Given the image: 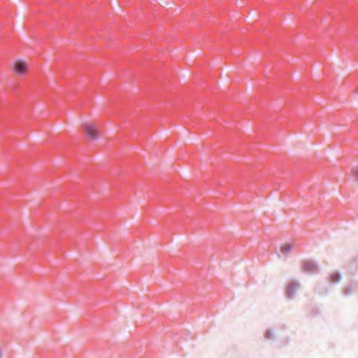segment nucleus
Wrapping results in <instances>:
<instances>
[{"label":"nucleus","instance_id":"obj_8","mask_svg":"<svg viewBox=\"0 0 358 358\" xmlns=\"http://www.w3.org/2000/svg\"><path fill=\"white\" fill-rule=\"evenodd\" d=\"M357 93H358V87H357Z\"/></svg>","mask_w":358,"mask_h":358},{"label":"nucleus","instance_id":"obj_3","mask_svg":"<svg viewBox=\"0 0 358 358\" xmlns=\"http://www.w3.org/2000/svg\"><path fill=\"white\" fill-rule=\"evenodd\" d=\"M29 64L23 60H17L13 63V71L18 75H24L27 73Z\"/></svg>","mask_w":358,"mask_h":358},{"label":"nucleus","instance_id":"obj_2","mask_svg":"<svg viewBox=\"0 0 358 358\" xmlns=\"http://www.w3.org/2000/svg\"><path fill=\"white\" fill-rule=\"evenodd\" d=\"M302 270L303 272L314 274L318 271V266L315 262L310 259H306L301 262Z\"/></svg>","mask_w":358,"mask_h":358},{"label":"nucleus","instance_id":"obj_7","mask_svg":"<svg viewBox=\"0 0 358 358\" xmlns=\"http://www.w3.org/2000/svg\"><path fill=\"white\" fill-rule=\"evenodd\" d=\"M352 175L357 180H358V166L353 169Z\"/></svg>","mask_w":358,"mask_h":358},{"label":"nucleus","instance_id":"obj_5","mask_svg":"<svg viewBox=\"0 0 358 358\" xmlns=\"http://www.w3.org/2000/svg\"><path fill=\"white\" fill-rule=\"evenodd\" d=\"M294 248V244L291 242H287L282 244L280 248V251L282 254L287 255H288Z\"/></svg>","mask_w":358,"mask_h":358},{"label":"nucleus","instance_id":"obj_4","mask_svg":"<svg viewBox=\"0 0 358 358\" xmlns=\"http://www.w3.org/2000/svg\"><path fill=\"white\" fill-rule=\"evenodd\" d=\"M300 284L298 282H292L290 283L287 289V295L289 297L293 296L296 291L299 288Z\"/></svg>","mask_w":358,"mask_h":358},{"label":"nucleus","instance_id":"obj_1","mask_svg":"<svg viewBox=\"0 0 358 358\" xmlns=\"http://www.w3.org/2000/svg\"><path fill=\"white\" fill-rule=\"evenodd\" d=\"M82 129L87 137L91 140L96 139L99 136L97 127L90 122H85L82 124Z\"/></svg>","mask_w":358,"mask_h":358},{"label":"nucleus","instance_id":"obj_6","mask_svg":"<svg viewBox=\"0 0 358 358\" xmlns=\"http://www.w3.org/2000/svg\"><path fill=\"white\" fill-rule=\"evenodd\" d=\"M330 278L332 282H338L340 280V275L337 273H332L330 276Z\"/></svg>","mask_w":358,"mask_h":358}]
</instances>
